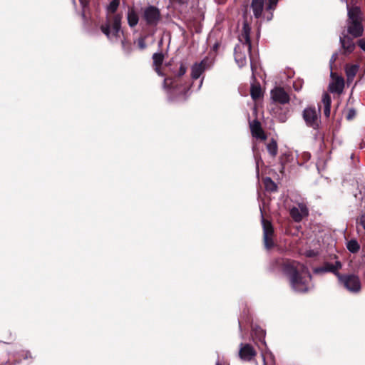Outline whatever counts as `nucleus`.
<instances>
[{"instance_id":"nucleus-1","label":"nucleus","mask_w":365,"mask_h":365,"mask_svg":"<svg viewBox=\"0 0 365 365\" xmlns=\"http://www.w3.org/2000/svg\"><path fill=\"white\" fill-rule=\"evenodd\" d=\"M282 269L289 277L290 285L294 290L299 292L308 291L307 281L304 274H307L309 279L312 276L304 264L294 260L286 259L283 262Z\"/></svg>"},{"instance_id":"nucleus-2","label":"nucleus","mask_w":365,"mask_h":365,"mask_svg":"<svg viewBox=\"0 0 365 365\" xmlns=\"http://www.w3.org/2000/svg\"><path fill=\"white\" fill-rule=\"evenodd\" d=\"M279 0H252L251 9L255 18L262 21H269L273 18Z\"/></svg>"},{"instance_id":"nucleus-3","label":"nucleus","mask_w":365,"mask_h":365,"mask_svg":"<svg viewBox=\"0 0 365 365\" xmlns=\"http://www.w3.org/2000/svg\"><path fill=\"white\" fill-rule=\"evenodd\" d=\"M250 28L248 24H245L243 31L239 37L240 43L235 48V59L240 67H242L247 63V53L251 51V42L250 38Z\"/></svg>"},{"instance_id":"nucleus-4","label":"nucleus","mask_w":365,"mask_h":365,"mask_svg":"<svg viewBox=\"0 0 365 365\" xmlns=\"http://www.w3.org/2000/svg\"><path fill=\"white\" fill-rule=\"evenodd\" d=\"M122 14L106 15V22L101 26V31L110 39L118 37L121 29Z\"/></svg>"},{"instance_id":"nucleus-5","label":"nucleus","mask_w":365,"mask_h":365,"mask_svg":"<svg viewBox=\"0 0 365 365\" xmlns=\"http://www.w3.org/2000/svg\"><path fill=\"white\" fill-rule=\"evenodd\" d=\"M339 284L351 293L357 294L361 290L360 278L355 274H338Z\"/></svg>"},{"instance_id":"nucleus-6","label":"nucleus","mask_w":365,"mask_h":365,"mask_svg":"<svg viewBox=\"0 0 365 365\" xmlns=\"http://www.w3.org/2000/svg\"><path fill=\"white\" fill-rule=\"evenodd\" d=\"M303 118L306 125L313 129H318L320 123V108L318 110L314 106L306 108L303 110Z\"/></svg>"},{"instance_id":"nucleus-7","label":"nucleus","mask_w":365,"mask_h":365,"mask_svg":"<svg viewBox=\"0 0 365 365\" xmlns=\"http://www.w3.org/2000/svg\"><path fill=\"white\" fill-rule=\"evenodd\" d=\"M262 227H263V241L264 247L267 250H270L274 246L273 237L274 234V227L270 221L266 220L262 216Z\"/></svg>"},{"instance_id":"nucleus-8","label":"nucleus","mask_w":365,"mask_h":365,"mask_svg":"<svg viewBox=\"0 0 365 365\" xmlns=\"http://www.w3.org/2000/svg\"><path fill=\"white\" fill-rule=\"evenodd\" d=\"M143 18L149 26H156L160 19V11L155 6H148L143 9Z\"/></svg>"},{"instance_id":"nucleus-9","label":"nucleus","mask_w":365,"mask_h":365,"mask_svg":"<svg viewBox=\"0 0 365 365\" xmlns=\"http://www.w3.org/2000/svg\"><path fill=\"white\" fill-rule=\"evenodd\" d=\"M341 262L340 261L336 260L334 264L325 262L323 266L315 267L313 271L314 273L315 274L331 272L333 273L337 277V274H341L340 272H339V270L341 269Z\"/></svg>"},{"instance_id":"nucleus-10","label":"nucleus","mask_w":365,"mask_h":365,"mask_svg":"<svg viewBox=\"0 0 365 365\" xmlns=\"http://www.w3.org/2000/svg\"><path fill=\"white\" fill-rule=\"evenodd\" d=\"M332 78L329 85V90L331 93L341 94L344 88V80L343 77L336 76L335 73L331 72Z\"/></svg>"},{"instance_id":"nucleus-11","label":"nucleus","mask_w":365,"mask_h":365,"mask_svg":"<svg viewBox=\"0 0 365 365\" xmlns=\"http://www.w3.org/2000/svg\"><path fill=\"white\" fill-rule=\"evenodd\" d=\"M271 99L280 104H286L289 101L287 93L281 87H275L270 92Z\"/></svg>"},{"instance_id":"nucleus-12","label":"nucleus","mask_w":365,"mask_h":365,"mask_svg":"<svg viewBox=\"0 0 365 365\" xmlns=\"http://www.w3.org/2000/svg\"><path fill=\"white\" fill-rule=\"evenodd\" d=\"M257 355V351L250 344H241L239 356L243 361H250Z\"/></svg>"},{"instance_id":"nucleus-13","label":"nucleus","mask_w":365,"mask_h":365,"mask_svg":"<svg viewBox=\"0 0 365 365\" xmlns=\"http://www.w3.org/2000/svg\"><path fill=\"white\" fill-rule=\"evenodd\" d=\"M289 215L296 222H299L303 217L309 215V210L306 205L299 204V207H293L290 209Z\"/></svg>"},{"instance_id":"nucleus-14","label":"nucleus","mask_w":365,"mask_h":365,"mask_svg":"<svg viewBox=\"0 0 365 365\" xmlns=\"http://www.w3.org/2000/svg\"><path fill=\"white\" fill-rule=\"evenodd\" d=\"M364 31L361 21H354L348 22V32L354 37L362 36Z\"/></svg>"},{"instance_id":"nucleus-15","label":"nucleus","mask_w":365,"mask_h":365,"mask_svg":"<svg viewBox=\"0 0 365 365\" xmlns=\"http://www.w3.org/2000/svg\"><path fill=\"white\" fill-rule=\"evenodd\" d=\"M250 129L254 137L261 140H264L266 138V135L261 127V124L258 120H255L250 123Z\"/></svg>"},{"instance_id":"nucleus-16","label":"nucleus","mask_w":365,"mask_h":365,"mask_svg":"<svg viewBox=\"0 0 365 365\" xmlns=\"http://www.w3.org/2000/svg\"><path fill=\"white\" fill-rule=\"evenodd\" d=\"M342 2H344L346 5V9L348 11V16L349 21H361L360 17V9L358 6L350 7L347 0H341Z\"/></svg>"},{"instance_id":"nucleus-17","label":"nucleus","mask_w":365,"mask_h":365,"mask_svg":"<svg viewBox=\"0 0 365 365\" xmlns=\"http://www.w3.org/2000/svg\"><path fill=\"white\" fill-rule=\"evenodd\" d=\"M340 43L341 44V47L344 49V53H351L354 50L355 44L352 39L349 36L346 35L341 36Z\"/></svg>"},{"instance_id":"nucleus-18","label":"nucleus","mask_w":365,"mask_h":365,"mask_svg":"<svg viewBox=\"0 0 365 365\" xmlns=\"http://www.w3.org/2000/svg\"><path fill=\"white\" fill-rule=\"evenodd\" d=\"M359 66L357 64L354 65H346L345 67V71L346 75V82L348 84L352 83L356 76Z\"/></svg>"},{"instance_id":"nucleus-19","label":"nucleus","mask_w":365,"mask_h":365,"mask_svg":"<svg viewBox=\"0 0 365 365\" xmlns=\"http://www.w3.org/2000/svg\"><path fill=\"white\" fill-rule=\"evenodd\" d=\"M127 21L130 27H135L139 21L138 13L133 8H129L127 12Z\"/></svg>"},{"instance_id":"nucleus-20","label":"nucleus","mask_w":365,"mask_h":365,"mask_svg":"<svg viewBox=\"0 0 365 365\" xmlns=\"http://www.w3.org/2000/svg\"><path fill=\"white\" fill-rule=\"evenodd\" d=\"M205 62L202 61L200 63H195L192 66L191 76L193 79H197L205 71Z\"/></svg>"},{"instance_id":"nucleus-21","label":"nucleus","mask_w":365,"mask_h":365,"mask_svg":"<svg viewBox=\"0 0 365 365\" xmlns=\"http://www.w3.org/2000/svg\"><path fill=\"white\" fill-rule=\"evenodd\" d=\"M322 103L324 106V113L326 117H329L330 115V108L331 103V99L330 96L325 93L322 96Z\"/></svg>"},{"instance_id":"nucleus-22","label":"nucleus","mask_w":365,"mask_h":365,"mask_svg":"<svg viewBox=\"0 0 365 365\" xmlns=\"http://www.w3.org/2000/svg\"><path fill=\"white\" fill-rule=\"evenodd\" d=\"M120 6V0H112L106 7V15L118 14L116 13Z\"/></svg>"},{"instance_id":"nucleus-23","label":"nucleus","mask_w":365,"mask_h":365,"mask_svg":"<svg viewBox=\"0 0 365 365\" xmlns=\"http://www.w3.org/2000/svg\"><path fill=\"white\" fill-rule=\"evenodd\" d=\"M347 250L351 253H356L360 250V245L356 240H351L347 242Z\"/></svg>"},{"instance_id":"nucleus-24","label":"nucleus","mask_w":365,"mask_h":365,"mask_svg":"<svg viewBox=\"0 0 365 365\" xmlns=\"http://www.w3.org/2000/svg\"><path fill=\"white\" fill-rule=\"evenodd\" d=\"M267 149L270 155L275 157L278 150L277 142L272 139V140L267 144Z\"/></svg>"},{"instance_id":"nucleus-25","label":"nucleus","mask_w":365,"mask_h":365,"mask_svg":"<svg viewBox=\"0 0 365 365\" xmlns=\"http://www.w3.org/2000/svg\"><path fill=\"white\" fill-rule=\"evenodd\" d=\"M250 94L254 100H257L262 96V91L259 86H252L251 87Z\"/></svg>"},{"instance_id":"nucleus-26","label":"nucleus","mask_w":365,"mask_h":365,"mask_svg":"<svg viewBox=\"0 0 365 365\" xmlns=\"http://www.w3.org/2000/svg\"><path fill=\"white\" fill-rule=\"evenodd\" d=\"M164 59V55L162 53H155L153 55V63L155 66H160Z\"/></svg>"},{"instance_id":"nucleus-27","label":"nucleus","mask_w":365,"mask_h":365,"mask_svg":"<svg viewBox=\"0 0 365 365\" xmlns=\"http://www.w3.org/2000/svg\"><path fill=\"white\" fill-rule=\"evenodd\" d=\"M264 188L267 192H275L277 191L278 187L277 184H264Z\"/></svg>"},{"instance_id":"nucleus-28","label":"nucleus","mask_w":365,"mask_h":365,"mask_svg":"<svg viewBox=\"0 0 365 365\" xmlns=\"http://www.w3.org/2000/svg\"><path fill=\"white\" fill-rule=\"evenodd\" d=\"M186 71H187V68H186V66H185L183 63H181V64H180V68H179V70H178V73H177V76H178V77H180V76H182L185 75V73H186Z\"/></svg>"},{"instance_id":"nucleus-29","label":"nucleus","mask_w":365,"mask_h":365,"mask_svg":"<svg viewBox=\"0 0 365 365\" xmlns=\"http://www.w3.org/2000/svg\"><path fill=\"white\" fill-rule=\"evenodd\" d=\"M357 224H359L362 226V227L365 230V213L362 214L358 219H357Z\"/></svg>"},{"instance_id":"nucleus-30","label":"nucleus","mask_w":365,"mask_h":365,"mask_svg":"<svg viewBox=\"0 0 365 365\" xmlns=\"http://www.w3.org/2000/svg\"><path fill=\"white\" fill-rule=\"evenodd\" d=\"M138 43L140 49H144L146 47L145 41L143 38H140L138 41Z\"/></svg>"},{"instance_id":"nucleus-31","label":"nucleus","mask_w":365,"mask_h":365,"mask_svg":"<svg viewBox=\"0 0 365 365\" xmlns=\"http://www.w3.org/2000/svg\"><path fill=\"white\" fill-rule=\"evenodd\" d=\"M338 58V53H334L332 54L331 58H330V66L331 68L332 67V64L336 61V60Z\"/></svg>"},{"instance_id":"nucleus-32","label":"nucleus","mask_w":365,"mask_h":365,"mask_svg":"<svg viewBox=\"0 0 365 365\" xmlns=\"http://www.w3.org/2000/svg\"><path fill=\"white\" fill-rule=\"evenodd\" d=\"M21 356L24 359H32L31 354L29 351H24Z\"/></svg>"},{"instance_id":"nucleus-33","label":"nucleus","mask_w":365,"mask_h":365,"mask_svg":"<svg viewBox=\"0 0 365 365\" xmlns=\"http://www.w3.org/2000/svg\"><path fill=\"white\" fill-rule=\"evenodd\" d=\"M358 45L364 51H365V40L360 39L358 42Z\"/></svg>"},{"instance_id":"nucleus-34","label":"nucleus","mask_w":365,"mask_h":365,"mask_svg":"<svg viewBox=\"0 0 365 365\" xmlns=\"http://www.w3.org/2000/svg\"><path fill=\"white\" fill-rule=\"evenodd\" d=\"M355 115V111L354 110H350L349 112V114L347 115V119L350 120L353 118V117Z\"/></svg>"},{"instance_id":"nucleus-35","label":"nucleus","mask_w":365,"mask_h":365,"mask_svg":"<svg viewBox=\"0 0 365 365\" xmlns=\"http://www.w3.org/2000/svg\"><path fill=\"white\" fill-rule=\"evenodd\" d=\"M302 88V85L297 86L296 83H294V88L295 91H299Z\"/></svg>"},{"instance_id":"nucleus-36","label":"nucleus","mask_w":365,"mask_h":365,"mask_svg":"<svg viewBox=\"0 0 365 365\" xmlns=\"http://www.w3.org/2000/svg\"><path fill=\"white\" fill-rule=\"evenodd\" d=\"M173 1L175 2H178L180 4H183L186 3V1H187V0H173Z\"/></svg>"},{"instance_id":"nucleus-37","label":"nucleus","mask_w":365,"mask_h":365,"mask_svg":"<svg viewBox=\"0 0 365 365\" xmlns=\"http://www.w3.org/2000/svg\"><path fill=\"white\" fill-rule=\"evenodd\" d=\"M155 71L159 75H161L160 66H155Z\"/></svg>"},{"instance_id":"nucleus-38","label":"nucleus","mask_w":365,"mask_h":365,"mask_svg":"<svg viewBox=\"0 0 365 365\" xmlns=\"http://www.w3.org/2000/svg\"><path fill=\"white\" fill-rule=\"evenodd\" d=\"M270 182V183H272L273 181L269 178H267L266 180H265V182Z\"/></svg>"},{"instance_id":"nucleus-39","label":"nucleus","mask_w":365,"mask_h":365,"mask_svg":"<svg viewBox=\"0 0 365 365\" xmlns=\"http://www.w3.org/2000/svg\"><path fill=\"white\" fill-rule=\"evenodd\" d=\"M216 1L218 3V4H223L225 0H216Z\"/></svg>"},{"instance_id":"nucleus-40","label":"nucleus","mask_w":365,"mask_h":365,"mask_svg":"<svg viewBox=\"0 0 365 365\" xmlns=\"http://www.w3.org/2000/svg\"><path fill=\"white\" fill-rule=\"evenodd\" d=\"M285 120H286V118H285V117H282V118H280V120H281L282 122H284V121H285Z\"/></svg>"},{"instance_id":"nucleus-41","label":"nucleus","mask_w":365,"mask_h":365,"mask_svg":"<svg viewBox=\"0 0 365 365\" xmlns=\"http://www.w3.org/2000/svg\"><path fill=\"white\" fill-rule=\"evenodd\" d=\"M251 68L252 70L253 71V66H252V63H251Z\"/></svg>"},{"instance_id":"nucleus-42","label":"nucleus","mask_w":365,"mask_h":365,"mask_svg":"<svg viewBox=\"0 0 365 365\" xmlns=\"http://www.w3.org/2000/svg\"><path fill=\"white\" fill-rule=\"evenodd\" d=\"M216 365H221V364H217Z\"/></svg>"}]
</instances>
